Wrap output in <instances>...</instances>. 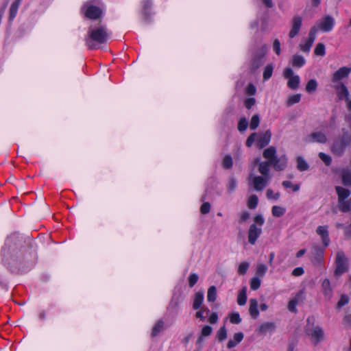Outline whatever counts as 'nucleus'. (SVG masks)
Wrapping results in <instances>:
<instances>
[{
	"label": "nucleus",
	"instance_id": "680f3d73",
	"mask_svg": "<svg viewBox=\"0 0 351 351\" xmlns=\"http://www.w3.org/2000/svg\"><path fill=\"white\" fill-rule=\"evenodd\" d=\"M237 180L234 178L232 177L230 178L228 184V190L230 193H232L237 188Z\"/></svg>",
	"mask_w": 351,
	"mask_h": 351
},
{
	"label": "nucleus",
	"instance_id": "4be33fe9",
	"mask_svg": "<svg viewBox=\"0 0 351 351\" xmlns=\"http://www.w3.org/2000/svg\"><path fill=\"white\" fill-rule=\"evenodd\" d=\"M276 325L274 322H264L259 326L256 331L261 335H266L267 332L273 333L275 331Z\"/></svg>",
	"mask_w": 351,
	"mask_h": 351
},
{
	"label": "nucleus",
	"instance_id": "1a4fd4ad",
	"mask_svg": "<svg viewBox=\"0 0 351 351\" xmlns=\"http://www.w3.org/2000/svg\"><path fill=\"white\" fill-rule=\"evenodd\" d=\"M262 234V228L256 224H251L247 231V239L250 244L254 245Z\"/></svg>",
	"mask_w": 351,
	"mask_h": 351
},
{
	"label": "nucleus",
	"instance_id": "5701e85b",
	"mask_svg": "<svg viewBox=\"0 0 351 351\" xmlns=\"http://www.w3.org/2000/svg\"><path fill=\"white\" fill-rule=\"evenodd\" d=\"M322 291L324 297L330 300L332 296V289L330 286V282L328 278H325L322 283Z\"/></svg>",
	"mask_w": 351,
	"mask_h": 351
},
{
	"label": "nucleus",
	"instance_id": "c9c22d12",
	"mask_svg": "<svg viewBox=\"0 0 351 351\" xmlns=\"http://www.w3.org/2000/svg\"><path fill=\"white\" fill-rule=\"evenodd\" d=\"M317 82L315 79H311L308 81L305 90L308 93H312L315 92L317 88Z\"/></svg>",
	"mask_w": 351,
	"mask_h": 351
},
{
	"label": "nucleus",
	"instance_id": "39448f33",
	"mask_svg": "<svg viewBox=\"0 0 351 351\" xmlns=\"http://www.w3.org/2000/svg\"><path fill=\"white\" fill-rule=\"evenodd\" d=\"M92 1L85 2L81 10L85 17L91 20H97L102 16L103 11L101 8L94 5Z\"/></svg>",
	"mask_w": 351,
	"mask_h": 351
},
{
	"label": "nucleus",
	"instance_id": "49530a36",
	"mask_svg": "<svg viewBox=\"0 0 351 351\" xmlns=\"http://www.w3.org/2000/svg\"><path fill=\"white\" fill-rule=\"evenodd\" d=\"M250 289L253 291L258 289L261 285V280L258 276L252 278L250 280Z\"/></svg>",
	"mask_w": 351,
	"mask_h": 351
},
{
	"label": "nucleus",
	"instance_id": "a18cd8bd",
	"mask_svg": "<svg viewBox=\"0 0 351 351\" xmlns=\"http://www.w3.org/2000/svg\"><path fill=\"white\" fill-rule=\"evenodd\" d=\"M258 203V197L256 195H252L248 199L247 206L250 209H254L257 207Z\"/></svg>",
	"mask_w": 351,
	"mask_h": 351
},
{
	"label": "nucleus",
	"instance_id": "393cba45",
	"mask_svg": "<svg viewBox=\"0 0 351 351\" xmlns=\"http://www.w3.org/2000/svg\"><path fill=\"white\" fill-rule=\"evenodd\" d=\"M249 313L253 319H256L259 316L258 304L256 298L250 300Z\"/></svg>",
	"mask_w": 351,
	"mask_h": 351
},
{
	"label": "nucleus",
	"instance_id": "79ce46f5",
	"mask_svg": "<svg viewBox=\"0 0 351 351\" xmlns=\"http://www.w3.org/2000/svg\"><path fill=\"white\" fill-rule=\"evenodd\" d=\"M301 99V95L300 94H294L290 95L287 101V106H291L297 103H299Z\"/></svg>",
	"mask_w": 351,
	"mask_h": 351
},
{
	"label": "nucleus",
	"instance_id": "4d7b16f0",
	"mask_svg": "<svg viewBox=\"0 0 351 351\" xmlns=\"http://www.w3.org/2000/svg\"><path fill=\"white\" fill-rule=\"evenodd\" d=\"M212 332L213 328L209 325H205L202 327L199 335L204 337H206L210 336L212 334Z\"/></svg>",
	"mask_w": 351,
	"mask_h": 351
},
{
	"label": "nucleus",
	"instance_id": "bf43d9fd",
	"mask_svg": "<svg viewBox=\"0 0 351 351\" xmlns=\"http://www.w3.org/2000/svg\"><path fill=\"white\" fill-rule=\"evenodd\" d=\"M254 221L253 224H256L258 228H261L265 223V219L262 215L258 214L254 216Z\"/></svg>",
	"mask_w": 351,
	"mask_h": 351
},
{
	"label": "nucleus",
	"instance_id": "c85d7f7f",
	"mask_svg": "<svg viewBox=\"0 0 351 351\" xmlns=\"http://www.w3.org/2000/svg\"><path fill=\"white\" fill-rule=\"evenodd\" d=\"M143 13L145 17L148 18L150 14V10L153 5V0H142Z\"/></svg>",
	"mask_w": 351,
	"mask_h": 351
},
{
	"label": "nucleus",
	"instance_id": "2f4dec72",
	"mask_svg": "<svg viewBox=\"0 0 351 351\" xmlns=\"http://www.w3.org/2000/svg\"><path fill=\"white\" fill-rule=\"evenodd\" d=\"M342 184L346 186H351V171L344 170L341 173Z\"/></svg>",
	"mask_w": 351,
	"mask_h": 351
},
{
	"label": "nucleus",
	"instance_id": "69168bd1",
	"mask_svg": "<svg viewBox=\"0 0 351 351\" xmlns=\"http://www.w3.org/2000/svg\"><path fill=\"white\" fill-rule=\"evenodd\" d=\"M317 32V28L315 26L312 27L308 32V36L307 40L313 43L315 40V36H316Z\"/></svg>",
	"mask_w": 351,
	"mask_h": 351
},
{
	"label": "nucleus",
	"instance_id": "bb28decb",
	"mask_svg": "<svg viewBox=\"0 0 351 351\" xmlns=\"http://www.w3.org/2000/svg\"><path fill=\"white\" fill-rule=\"evenodd\" d=\"M291 64L294 68H301L306 64V60L302 55L295 54L291 58Z\"/></svg>",
	"mask_w": 351,
	"mask_h": 351
},
{
	"label": "nucleus",
	"instance_id": "0eeeda50",
	"mask_svg": "<svg viewBox=\"0 0 351 351\" xmlns=\"http://www.w3.org/2000/svg\"><path fill=\"white\" fill-rule=\"evenodd\" d=\"M267 51V46L264 44L258 51H256L252 56L250 70L255 71L257 70L264 62V58Z\"/></svg>",
	"mask_w": 351,
	"mask_h": 351
},
{
	"label": "nucleus",
	"instance_id": "4c0bfd02",
	"mask_svg": "<svg viewBox=\"0 0 351 351\" xmlns=\"http://www.w3.org/2000/svg\"><path fill=\"white\" fill-rule=\"evenodd\" d=\"M338 208L343 213L349 212L350 210V202L348 200H338Z\"/></svg>",
	"mask_w": 351,
	"mask_h": 351
},
{
	"label": "nucleus",
	"instance_id": "09e8293b",
	"mask_svg": "<svg viewBox=\"0 0 351 351\" xmlns=\"http://www.w3.org/2000/svg\"><path fill=\"white\" fill-rule=\"evenodd\" d=\"M349 297L346 294H342L337 303L336 308H341L342 306L348 304L349 303Z\"/></svg>",
	"mask_w": 351,
	"mask_h": 351
},
{
	"label": "nucleus",
	"instance_id": "aec40b11",
	"mask_svg": "<svg viewBox=\"0 0 351 351\" xmlns=\"http://www.w3.org/2000/svg\"><path fill=\"white\" fill-rule=\"evenodd\" d=\"M308 141L309 143H326L327 142V137L322 132H312L308 137Z\"/></svg>",
	"mask_w": 351,
	"mask_h": 351
},
{
	"label": "nucleus",
	"instance_id": "f3484780",
	"mask_svg": "<svg viewBox=\"0 0 351 351\" xmlns=\"http://www.w3.org/2000/svg\"><path fill=\"white\" fill-rule=\"evenodd\" d=\"M271 137V132L269 130H267L263 134H260L256 141L257 147L262 149L266 147L269 143Z\"/></svg>",
	"mask_w": 351,
	"mask_h": 351
},
{
	"label": "nucleus",
	"instance_id": "603ef678",
	"mask_svg": "<svg viewBox=\"0 0 351 351\" xmlns=\"http://www.w3.org/2000/svg\"><path fill=\"white\" fill-rule=\"evenodd\" d=\"M319 158L324 162V164L326 166H330L332 163V158L330 156L324 153V152H319Z\"/></svg>",
	"mask_w": 351,
	"mask_h": 351
},
{
	"label": "nucleus",
	"instance_id": "e2e57ef3",
	"mask_svg": "<svg viewBox=\"0 0 351 351\" xmlns=\"http://www.w3.org/2000/svg\"><path fill=\"white\" fill-rule=\"evenodd\" d=\"M298 303V301L297 299L294 298V299L291 300L288 303L289 311L292 313H296L297 312L296 306H297Z\"/></svg>",
	"mask_w": 351,
	"mask_h": 351
},
{
	"label": "nucleus",
	"instance_id": "72a5a7b5",
	"mask_svg": "<svg viewBox=\"0 0 351 351\" xmlns=\"http://www.w3.org/2000/svg\"><path fill=\"white\" fill-rule=\"evenodd\" d=\"M297 168L300 171H306L309 166L306 160L302 156H298L297 159Z\"/></svg>",
	"mask_w": 351,
	"mask_h": 351
},
{
	"label": "nucleus",
	"instance_id": "f704fd0d",
	"mask_svg": "<svg viewBox=\"0 0 351 351\" xmlns=\"http://www.w3.org/2000/svg\"><path fill=\"white\" fill-rule=\"evenodd\" d=\"M228 337L227 330L225 326L220 327L216 334V338L219 342L223 341Z\"/></svg>",
	"mask_w": 351,
	"mask_h": 351
},
{
	"label": "nucleus",
	"instance_id": "ea45409f",
	"mask_svg": "<svg viewBox=\"0 0 351 351\" xmlns=\"http://www.w3.org/2000/svg\"><path fill=\"white\" fill-rule=\"evenodd\" d=\"M267 271V267L264 263L258 264L256 268V276L263 278Z\"/></svg>",
	"mask_w": 351,
	"mask_h": 351
},
{
	"label": "nucleus",
	"instance_id": "6ab92c4d",
	"mask_svg": "<svg viewBox=\"0 0 351 351\" xmlns=\"http://www.w3.org/2000/svg\"><path fill=\"white\" fill-rule=\"evenodd\" d=\"M258 162V171L261 174V176L271 178L269 174V167L271 165L270 160L259 162V159L257 158L255 160V163Z\"/></svg>",
	"mask_w": 351,
	"mask_h": 351
},
{
	"label": "nucleus",
	"instance_id": "4468645a",
	"mask_svg": "<svg viewBox=\"0 0 351 351\" xmlns=\"http://www.w3.org/2000/svg\"><path fill=\"white\" fill-rule=\"evenodd\" d=\"M351 73V68L348 66H342L337 70L332 76V82H338L340 80L348 77Z\"/></svg>",
	"mask_w": 351,
	"mask_h": 351
},
{
	"label": "nucleus",
	"instance_id": "20e7f679",
	"mask_svg": "<svg viewBox=\"0 0 351 351\" xmlns=\"http://www.w3.org/2000/svg\"><path fill=\"white\" fill-rule=\"evenodd\" d=\"M351 145V133L347 128L341 129V134L333 141L331 152L337 156L343 155L346 149Z\"/></svg>",
	"mask_w": 351,
	"mask_h": 351
},
{
	"label": "nucleus",
	"instance_id": "37998d69",
	"mask_svg": "<svg viewBox=\"0 0 351 351\" xmlns=\"http://www.w3.org/2000/svg\"><path fill=\"white\" fill-rule=\"evenodd\" d=\"M314 54L319 56H324L326 54V47L324 43H319L317 44L314 49Z\"/></svg>",
	"mask_w": 351,
	"mask_h": 351
},
{
	"label": "nucleus",
	"instance_id": "6e6552de",
	"mask_svg": "<svg viewBox=\"0 0 351 351\" xmlns=\"http://www.w3.org/2000/svg\"><path fill=\"white\" fill-rule=\"evenodd\" d=\"M283 76L285 78L288 79L287 86L290 89L296 90L298 88L300 79L299 75H293V71L291 68H285L283 71Z\"/></svg>",
	"mask_w": 351,
	"mask_h": 351
},
{
	"label": "nucleus",
	"instance_id": "7c9ffc66",
	"mask_svg": "<svg viewBox=\"0 0 351 351\" xmlns=\"http://www.w3.org/2000/svg\"><path fill=\"white\" fill-rule=\"evenodd\" d=\"M276 149L274 147L271 146L263 151V156L265 158L269 160H274L276 156Z\"/></svg>",
	"mask_w": 351,
	"mask_h": 351
},
{
	"label": "nucleus",
	"instance_id": "f257e3e1",
	"mask_svg": "<svg viewBox=\"0 0 351 351\" xmlns=\"http://www.w3.org/2000/svg\"><path fill=\"white\" fill-rule=\"evenodd\" d=\"M111 33L106 25L101 24V21L95 27L90 26L85 38L86 45L89 49L98 48L99 45L106 44L110 39Z\"/></svg>",
	"mask_w": 351,
	"mask_h": 351
},
{
	"label": "nucleus",
	"instance_id": "a19ab883",
	"mask_svg": "<svg viewBox=\"0 0 351 351\" xmlns=\"http://www.w3.org/2000/svg\"><path fill=\"white\" fill-rule=\"evenodd\" d=\"M274 66L272 64H268L264 69L263 78L264 81L268 80L272 75Z\"/></svg>",
	"mask_w": 351,
	"mask_h": 351
},
{
	"label": "nucleus",
	"instance_id": "338daca9",
	"mask_svg": "<svg viewBox=\"0 0 351 351\" xmlns=\"http://www.w3.org/2000/svg\"><path fill=\"white\" fill-rule=\"evenodd\" d=\"M245 92L248 95H254L256 93V88L252 83H250L246 87Z\"/></svg>",
	"mask_w": 351,
	"mask_h": 351
},
{
	"label": "nucleus",
	"instance_id": "f03ea898",
	"mask_svg": "<svg viewBox=\"0 0 351 351\" xmlns=\"http://www.w3.org/2000/svg\"><path fill=\"white\" fill-rule=\"evenodd\" d=\"M32 249H21L19 251L14 252L11 256L10 262L3 258L2 262L4 265H8L10 268H15L18 270L29 267L34 259L35 255L32 254Z\"/></svg>",
	"mask_w": 351,
	"mask_h": 351
},
{
	"label": "nucleus",
	"instance_id": "9b49d317",
	"mask_svg": "<svg viewBox=\"0 0 351 351\" xmlns=\"http://www.w3.org/2000/svg\"><path fill=\"white\" fill-rule=\"evenodd\" d=\"M270 178L263 176H254L252 179V182L254 190L261 191L268 184Z\"/></svg>",
	"mask_w": 351,
	"mask_h": 351
},
{
	"label": "nucleus",
	"instance_id": "5fc2aeb1",
	"mask_svg": "<svg viewBox=\"0 0 351 351\" xmlns=\"http://www.w3.org/2000/svg\"><path fill=\"white\" fill-rule=\"evenodd\" d=\"M282 185L285 188H291L292 189L293 192H297L300 190V185L299 184H293L291 182L288 180H285L282 182Z\"/></svg>",
	"mask_w": 351,
	"mask_h": 351
},
{
	"label": "nucleus",
	"instance_id": "c03bdc74",
	"mask_svg": "<svg viewBox=\"0 0 351 351\" xmlns=\"http://www.w3.org/2000/svg\"><path fill=\"white\" fill-rule=\"evenodd\" d=\"M233 160L230 155H226L222 160V166L226 169H229L232 167Z\"/></svg>",
	"mask_w": 351,
	"mask_h": 351
},
{
	"label": "nucleus",
	"instance_id": "a211bd4d",
	"mask_svg": "<svg viewBox=\"0 0 351 351\" xmlns=\"http://www.w3.org/2000/svg\"><path fill=\"white\" fill-rule=\"evenodd\" d=\"M23 0H14L10 5L9 9L8 23L12 25L13 21L16 18L19 8L22 3Z\"/></svg>",
	"mask_w": 351,
	"mask_h": 351
},
{
	"label": "nucleus",
	"instance_id": "473e14b6",
	"mask_svg": "<svg viewBox=\"0 0 351 351\" xmlns=\"http://www.w3.org/2000/svg\"><path fill=\"white\" fill-rule=\"evenodd\" d=\"M247 302L246 287H243L237 296V304L239 306H243Z\"/></svg>",
	"mask_w": 351,
	"mask_h": 351
},
{
	"label": "nucleus",
	"instance_id": "2eb2a0df",
	"mask_svg": "<svg viewBox=\"0 0 351 351\" xmlns=\"http://www.w3.org/2000/svg\"><path fill=\"white\" fill-rule=\"evenodd\" d=\"M302 23V19L300 16H294L291 21V29L289 33L290 38H293L299 33Z\"/></svg>",
	"mask_w": 351,
	"mask_h": 351
},
{
	"label": "nucleus",
	"instance_id": "de8ad7c7",
	"mask_svg": "<svg viewBox=\"0 0 351 351\" xmlns=\"http://www.w3.org/2000/svg\"><path fill=\"white\" fill-rule=\"evenodd\" d=\"M259 123H260L259 115L257 114H254L250 121V128L252 130H254L258 127Z\"/></svg>",
	"mask_w": 351,
	"mask_h": 351
},
{
	"label": "nucleus",
	"instance_id": "774afa93",
	"mask_svg": "<svg viewBox=\"0 0 351 351\" xmlns=\"http://www.w3.org/2000/svg\"><path fill=\"white\" fill-rule=\"evenodd\" d=\"M256 99L254 97L247 98L244 101L245 107L250 110L255 104Z\"/></svg>",
	"mask_w": 351,
	"mask_h": 351
},
{
	"label": "nucleus",
	"instance_id": "13d9d810",
	"mask_svg": "<svg viewBox=\"0 0 351 351\" xmlns=\"http://www.w3.org/2000/svg\"><path fill=\"white\" fill-rule=\"evenodd\" d=\"M313 43L306 40L304 44L300 45V49L302 51L308 53Z\"/></svg>",
	"mask_w": 351,
	"mask_h": 351
},
{
	"label": "nucleus",
	"instance_id": "0e129e2a",
	"mask_svg": "<svg viewBox=\"0 0 351 351\" xmlns=\"http://www.w3.org/2000/svg\"><path fill=\"white\" fill-rule=\"evenodd\" d=\"M250 217V213L248 211H247V210L243 211L242 213H241L239 214V223L240 224H242L243 223L246 221L247 219H249Z\"/></svg>",
	"mask_w": 351,
	"mask_h": 351
},
{
	"label": "nucleus",
	"instance_id": "b1692460",
	"mask_svg": "<svg viewBox=\"0 0 351 351\" xmlns=\"http://www.w3.org/2000/svg\"><path fill=\"white\" fill-rule=\"evenodd\" d=\"M244 335L242 332H238L234 334L233 339H230L227 343L228 349H232L236 347L243 339Z\"/></svg>",
	"mask_w": 351,
	"mask_h": 351
},
{
	"label": "nucleus",
	"instance_id": "052dcab7",
	"mask_svg": "<svg viewBox=\"0 0 351 351\" xmlns=\"http://www.w3.org/2000/svg\"><path fill=\"white\" fill-rule=\"evenodd\" d=\"M273 50L277 56H280L281 53V45L280 42L278 38H276L273 43Z\"/></svg>",
	"mask_w": 351,
	"mask_h": 351
},
{
	"label": "nucleus",
	"instance_id": "ddd939ff",
	"mask_svg": "<svg viewBox=\"0 0 351 351\" xmlns=\"http://www.w3.org/2000/svg\"><path fill=\"white\" fill-rule=\"evenodd\" d=\"M269 160L274 169L278 171L285 170L287 166L288 158L286 155H282L280 157L276 156L274 160Z\"/></svg>",
	"mask_w": 351,
	"mask_h": 351
},
{
	"label": "nucleus",
	"instance_id": "423d86ee",
	"mask_svg": "<svg viewBox=\"0 0 351 351\" xmlns=\"http://www.w3.org/2000/svg\"><path fill=\"white\" fill-rule=\"evenodd\" d=\"M335 269L334 275L339 276L348 270V258L343 251L337 252L335 258Z\"/></svg>",
	"mask_w": 351,
	"mask_h": 351
},
{
	"label": "nucleus",
	"instance_id": "dca6fc26",
	"mask_svg": "<svg viewBox=\"0 0 351 351\" xmlns=\"http://www.w3.org/2000/svg\"><path fill=\"white\" fill-rule=\"evenodd\" d=\"M316 232L321 237L324 247H327L330 243L328 226H319L316 229Z\"/></svg>",
	"mask_w": 351,
	"mask_h": 351
},
{
	"label": "nucleus",
	"instance_id": "cd10ccee",
	"mask_svg": "<svg viewBox=\"0 0 351 351\" xmlns=\"http://www.w3.org/2000/svg\"><path fill=\"white\" fill-rule=\"evenodd\" d=\"M335 191L338 196V200H344L349 197L351 191L340 186H335Z\"/></svg>",
	"mask_w": 351,
	"mask_h": 351
},
{
	"label": "nucleus",
	"instance_id": "7ed1b4c3",
	"mask_svg": "<svg viewBox=\"0 0 351 351\" xmlns=\"http://www.w3.org/2000/svg\"><path fill=\"white\" fill-rule=\"evenodd\" d=\"M304 332L310 337L314 346L318 345L324 339V329L316 324V319L314 315H309L304 326Z\"/></svg>",
	"mask_w": 351,
	"mask_h": 351
},
{
	"label": "nucleus",
	"instance_id": "412c9836",
	"mask_svg": "<svg viewBox=\"0 0 351 351\" xmlns=\"http://www.w3.org/2000/svg\"><path fill=\"white\" fill-rule=\"evenodd\" d=\"M335 89L337 90V95L339 99L348 100L350 93L347 86L343 83L340 82L338 85L335 86Z\"/></svg>",
	"mask_w": 351,
	"mask_h": 351
},
{
	"label": "nucleus",
	"instance_id": "f8f14e48",
	"mask_svg": "<svg viewBox=\"0 0 351 351\" xmlns=\"http://www.w3.org/2000/svg\"><path fill=\"white\" fill-rule=\"evenodd\" d=\"M335 26V20L330 16H325L318 23V27L323 32H330Z\"/></svg>",
	"mask_w": 351,
	"mask_h": 351
},
{
	"label": "nucleus",
	"instance_id": "6e6d98bb",
	"mask_svg": "<svg viewBox=\"0 0 351 351\" xmlns=\"http://www.w3.org/2000/svg\"><path fill=\"white\" fill-rule=\"evenodd\" d=\"M230 322L234 324H239L241 322V318L239 313H232L229 315Z\"/></svg>",
	"mask_w": 351,
	"mask_h": 351
},
{
	"label": "nucleus",
	"instance_id": "c756f323",
	"mask_svg": "<svg viewBox=\"0 0 351 351\" xmlns=\"http://www.w3.org/2000/svg\"><path fill=\"white\" fill-rule=\"evenodd\" d=\"M164 329V321L160 319L157 321L152 328L151 335L152 337H156Z\"/></svg>",
	"mask_w": 351,
	"mask_h": 351
},
{
	"label": "nucleus",
	"instance_id": "864d4df0",
	"mask_svg": "<svg viewBox=\"0 0 351 351\" xmlns=\"http://www.w3.org/2000/svg\"><path fill=\"white\" fill-rule=\"evenodd\" d=\"M249 263L247 262H242L239 264L237 272L239 275H245L249 268Z\"/></svg>",
	"mask_w": 351,
	"mask_h": 351
},
{
	"label": "nucleus",
	"instance_id": "3c124183",
	"mask_svg": "<svg viewBox=\"0 0 351 351\" xmlns=\"http://www.w3.org/2000/svg\"><path fill=\"white\" fill-rule=\"evenodd\" d=\"M199 276L195 273H191L188 278L189 286L192 288L197 282Z\"/></svg>",
	"mask_w": 351,
	"mask_h": 351
},
{
	"label": "nucleus",
	"instance_id": "58836bf2",
	"mask_svg": "<svg viewBox=\"0 0 351 351\" xmlns=\"http://www.w3.org/2000/svg\"><path fill=\"white\" fill-rule=\"evenodd\" d=\"M286 213V208L279 206H274L271 208L272 215L275 217H280Z\"/></svg>",
	"mask_w": 351,
	"mask_h": 351
},
{
	"label": "nucleus",
	"instance_id": "9d476101",
	"mask_svg": "<svg viewBox=\"0 0 351 351\" xmlns=\"http://www.w3.org/2000/svg\"><path fill=\"white\" fill-rule=\"evenodd\" d=\"M319 246H313L311 256V261L315 265L321 264L324 260V249Z\"/></svg>",
	"mask_w": 351,
	"mask_h": 351
},
{
	"label": "nucleus",
	"instance_id": "8fccbe9b",
	"mask_svg": "<svg viewBox=\"0 0 351 351\" xmlns=\"http://www.w3.org/2000/svg\"><path fill=\"white\" fill-rule=\"evenodd\" d=\"M248 126V122L245 117H242L239 119L238 122L237 128L238 130L241 132H243L246 130Z\"/></svg>",
	"mask_w": 351,
	"mask_h": 351
},
{
	"label": "nucleus",
	"instance_id": "a878e982",
	"mask_svg": "<svg viewBox=\"0 0 351 351\" xmlns=\"http://www.w3.org/2000/svg\"><path fill=\"white\" fill-rule=\"evenodd\" d=\"M204 298V294L203 291L201 290L195 293L193 302V308L194 310H198L201 308Z\"/></svg>",
	"mask_w": 351,
	"mask_h": 351
},
{
	"label": "nucleus",
	"instance_id": "e433bc0d",
	"mask_svg": "<svg viewBox=\"0 0 351 351\" xmlns=\"http://www.w3.org/2000/svg\"><path fill=\"white\" fill-rule=\"evenodd\" d=\"M217 298V289L215 286H210L207 291V300L208 302H214Z\"/></svg>",
	"mask_w": 351,
	"mask_h": 351
}]
</instances>
